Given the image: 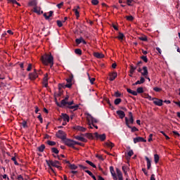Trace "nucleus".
Listing matches in <instances>:
<instances>
[{
  "instance_id": "1",
  "label": "nucleus",
  "mask_w": 180,
  "mask_h": 180,
  "mask_svg": "<svg viewBox=\"0 0 180 180\" xmlns=\"http://www.w3.org/2000/svg\"><path fill=\"white\" fill-rule=\"evenodd\" d=\"M41 61L44 65H49V64L51 68H53V65H54V57L51 56V53H45L41 56Z\"/></svg>"
},
{
  "instance_id": "2",
  "label": "nucleus",
  "mask_w": 180,
  "mask_h": 180,
  "mask_svg": "<svg viewBox=\"0 0 180 180\" xmlns=\"http://www.w3.org/2000/svg\"><path fill=\"white\" fill-rule=\"evenodd\" d=\"M47 165L49 167V169L53 173L56 174L54 169L51 167H55L58 169H63V167L60 166V162L58 160H46Z\"/></svg>"
},
{
  "instance_id": "3",
  "label": "nucleus",
  "mask_w": 180,
  "mask_h": 180,
  "mask_svg": "<svg viewBox=\"0 0 180 180\" xmlns=\"http://www.w3.org/2000/svg\"><path fill=\"white\" fill-rule=\"evenodd\" d=\"M56 137H58V139H60L61 140H63V141H64L67 139V135L65 134L64 131L59 130L56 134Z\"/></svg>"
},
{
  "instance_id": "4",
  "label": "nucleus",
  "mask_w": 180,
  "mask_h": 180,
  "mask_svg": "<svg viewBox=\"0 0 180 180\" xmlns=\"http://www.w3.org/2000/svg\"><path fill=\"white\" fill-rule=\"evenodd\" d=\"M63 141L65 146H68V147H72V148H75V146H74V140L66 138L65 140H64Z\"/></svg>"
},
{
  "instance_id": "5",
  "label": "nucleus",
  "mask_w": 180,
  "mask_h": 180,
  "mask_svg": "<svg viewBox=\"0 0 180 180\" xmlns=\"http://www.w3.org/2000/svg\"><path fill=\"white\" fill-rule=\"evenodd\" d=\"M125 124L127 126V127H129V129H131V131L132 133H134V131H139V129H137V127H132L131 126H130V124H129V119L127 117H125Z\"/></svg>"
},
{
  "instance_id": "6",
  "label": "nucleus",
  "mask_w": 180,
  "mask_h": 180,
  "mask_svg": "<svg viewBox=\"0 0 180 180\" xmlns=\"http://www.w3.org/2000/svg\"><path fill=\"white\" fill-rule=\"evenodd\" d=\"M94 136L96 139H99L101 141H105L106 140V134H99L98 132L94 133Z\"/></svg>"
},
{
  "instance_id": "7",
  "label": "nucleus",
  "mask_w": 180,
  "mask_h": 180,
  "mask_svg": "<svg viewBox=\"0 0 180 180\" xmlns=\"http://www.w3.org/2000/svg\"><path fill=\"white\" fill-rule=\"evenodd\" d=\"M147 140L144 139V138L141 136H138L134 139V144H137V143H146Z\"/></svg>"
},
{
  "instance_id": "8",
  "label": "nucleus",
  "mask_w": 180,
  "mask_h": 180,
  "mask_svg": "<svg viewBox=\"0 0 180 180\" xmlns=\"http://www.w3.org/2000/svg\"><path fill=\"white\" fill-rule=\"evenodd\" d=\"M64 120V122H70V116L68 115L62 113L60 115V118H59V120Z\"/></svg>"
},
{
  "instance_id": "9",
  "label": "nucleus",
  "mask_w": 180,
  "mask_h": 180,
  "mask_svg": "<svg viewBox=\"0 0 180 180\" xmlns=\"http://www.w3.org/2000/svg\"><path fill=\"white\" fill-rule=\"evenodd\" d=\"M153 103L157 106H162V100L158 99L157 98H153Z\"/></svg>"
},
{
  "instance_id": "10",
  "label": "nucleus",
  "mask_w": 180,
  "mask_h": 180,
  "mask_svg": "<svg viewBox=\"0 0 180 180\" xmlns=\"http://www.w3.org/2000/svg\"><path fill=\"white\" fill-rule=\"evenodd\" d=\"M37 77H39V75H37V72H33L29 74V79L31 81H34Z\"/></svg>"
},
{
  "instance_id": "11",
  "label": "nucleus",
  "mask_w": 180,
  "mask_h": 180,
  "mask_svg": "<svg viewBox=\"0 0 180 180\" xmlns=\"http://www.w3.org/2000/svg\"><path fill=\"white\" fill-rule=\"evenodd\" d=\"M146 82V79L143 77H141L140 80L136 81L132 85L133 86H136V85H141V84H144Z\"/></svg>"
},
{
  "instance_id": "12",
  "label": "nucleus",
  "mask_w": 180,
  "mask_h": 180,
  "mask_svg": "<svg viewBox=\"0 0 180 180\" xmlns=\"http://www.w3.org/2000/svg\"><path fill=\"white\" fill-rule=\"evenodd\" d=\"M110 172L114 180H117V176H116V173L115 172V169L113 166L110 167Z\"/></svg>"
},
{
  "instance_id": "13",
  "label": "nucleus",
  "mask_w": 180,
  "mask_h": 180,
  "mask_svg": "<svg viewBox=\"0 0 180 180\" xmlns=\"http://www.w3.org/2000/svg\"><path fill=\"white\" fill-rule=\"evenodd\" d=\"M109 77H110V81H115L116 78L117 77V72H113L109 73Z\"/></svg>"
},
{
  "instance_id": "14",
  "label": "nucleus",
  "mask_w": 180,
  "mask_h": 180,
  "mask_svg": "<svg viewBox=\"0 0 180 180\" xmlns=\"http://www.w3.org/2000/svg\"><path fill=\"white\" fill-rule=\"evenodd\" d=\"M55 101L57 106H58L59 108H65V101L64 100H62L60 103H58V101H57V98H56Z\"/></svg>"
},
{
  "instance_id": "15",
  "label": "nucleus",
  "mask_w": 180,
  "mask_h": 180,
  "mask_svg": "<svg viewBox=\"0 0 180 180\" xmlns=\"http://www.w3.org/2000/svg\"><path fill=\"white\" fill-rule=\"evenodd\" d=\"M143 72H141V75H143V77H145V78H147L148 75V70L147 69V66H143Z\"/></svg>"
},
{
  "instance_id": "16",
  "label": "nucleus",
  "mask_w": 180,
  "mask_h": 180,
  "mask_svg": "<svg viewBox=\"0 0 180 180\" xmlns=\"http://www.w3.org/2000/svg\"><path fill=\"white\" fill-rule=\"evenodd\" d=\"M117 175L118 176L119 180H123V174H122V171L119 169V168H116Z\"/></svg>"
},
{
  "instance_id": "17",
  "label": "nucleus",
  "mask_w": 180,
  "mask_h": 180,
  "mask_svg": "<svg viewBox=\"0 0 180 180\" xmlns=\"http://www.w3.org/2000/svg\"><path fill=\"white\" fill-rule=\"evenodd\" d=\"M116 113L120 119H124V116H126V114L122 110H117Z\"/></svg>"
},
{
  "instance_id": "18",
  "label": "nucleus",
  "mask_w": 180,
  "mask_h": 180,
  "mask_svg": "<svg viewBox=\"0 0 180 180\" xmlns=\"http://www.w3.org/2000/svg\"><path fill=\"white\" fill-rule=\"evenodd\" d=\"M89 117L87 119H89L90 123H91V124H94V123H98V122H99L97 119L92 117V115H89Z\"/></svg>"
},
{
  "instance_id": "19",
  "label": "nucleus",
  "mask_w": 180,
  "mask_h": 180,
  "mask_svg": "<svg viewBox=\"0 0 180 180\" xmlns=\"http://www.w3.org/2000/svg\"><path fill=\"white\" fill-rule=\"evenodd\" d=\"M48 13H49V15H47V13H46L44 14V16L46 20H49L50 18L53 16V13H54V12L53 11H51Z\"/></svg>"
},
{
  "instance_id": "20",
  "label": "nucleus",
  "mask_w": 180,
  "mask_h": 180,
  "mask_svg": "<svg viewBox=\"0 0 180 180\" xmlns=\"http://www.w3.org/2000/svg\"><path fill=\"white\" fill-rule=\"evenodd\" d=\"M29 6H37V0H30L28 3Z\"/></svg>"
},
{
  "instance_id": "21",
  "label": "nucleus",
  "mask_w": 180,
  "mask_h": 180,
  "mask_svg": "<svg viewBox=\"0 0 180 180\" xmlns=\"http://www.w3.org/2000/svg\"><path fill=\"white\" fill-rule=\"evenodd\" d=\"M75 130H77L78 131H82V132H85L86 131V128L84 127H81V126H77L75 127Z\"/></svg>"
},
{
  "instance_id": "22",
  "label": "nucleus",
  "mask_w": 180,
  "mask_h": 180,
  "mask_svg": "<svg viewBox=\"0 0 180 180\" xmlns=\"http://www.w3.org/2000/svg\"><path fill=\"white\" fill-rule=\"evenodd\" d=\"M75 139L76 140H79V141H82L83 143H86V139L82 136H75Z\"/></svg>"
},
{
  "instance_id": "23",
  "label": "nucleus",
  "mask_w": 180,
  "mask_h": 180,
  "mask_svg": "<svg viewBox=\"0 0 180 180\" xmlns=\"http://www.w3.org/2000/svg\"><path fill=\"white\" fill-rule=\"evenodd\" d=\"M145 160H146L147 162V169H150V168H151V160L147 156L145 157Z\"/></svg>"
},
{
  "instance_id": "24",
  "label": "nucleus",
  "mask_w": 180,
  "mask_h": 180,
  "mask_svg": "<svg viewBox=\"0 0 180 180\" xmlns=\"http://www.w3.org/2000/svg\"><path fill=\"white\" fill-rule=\"evenodd\" d=\"M94 57H96V58H103V57H105V56L99 52H96L94 53Z\"/></svg>"
},
{
  "instance_id": "25",
  "label": "nucleus",
  "mask_w": 180,
  "mask_h": 180,
  "mask_svg": "<svg viewBox=\"0 0 180 180\" xmlns=\"http://www.w3.org/2000/svg\"><path fill=\"white\" fill-rule=\"evenodd\" d=\"M105 146L108 147V148H113V147H115V144L110 141L105 142Z\"/></svg>"
},
{
  "instance_id": "26",
  "label": "nucleus",
  "mask_w": 180,
  "mask_h": 180,
  "mask_svg": "<svg viewBox=\"0 0 180 180\" xmlns=\"http://www.w3.org/2000/svg\"><path fill=\"white\" fill-rule=\"evenodd\" d=\"M129 120H128V123H131V124H133L134 123V119L133 118V114L131 112L129 113Z\"/></svg>"
},
{
  "instance_id": "27",
  "label": "nucleus",
  "mask_w": 180,
  "mask_h": 180,
  "mask_svg": "<svg viewBox=\"0 0 180 180\" xmlns=\"http://www.w3.org/2000/svg\"><path fill=\"white\" fill-rule=\"evenodd\" d=\"M47 77H49V75L46 74L44 78V84L45 88H47V86H49V83L47 82V81H49V79H47Z\"/></svg>"
},
{
  "instance_id": "28",
  "label": "nucleus",
  "mask_w": 180,
  "mask_h": 180,
  "mask_svg": "<svg viewBox=\"0 0 180 180\" xmlns=\"http://www.w3.org/2000/svg\"><path fill=\"white\" fill-rule=\"evenodd\" d=\"M136 70H137V66L134 67L132 64L130 65V74H134V71H136Z\"/></svg>"
},
{
  "instance_id": "29",
  "label": "nucleus",
  "mask_w": 180,
  "mask_h": 180,
  "mask_svg": "<svg viewBox=\"0 0 180 180\" xmlns=\"http://www.w3.org/2000/svg\"><path fill=\"white\" fill-rule=\"evenodd\" d=\"M127 91L128 94H131V95H134V96H137V91H133L130 89H127Z\"/></svg>"
},
{
  "instance_id": "30",
  "label": "nucleus",
  "mask_w": 180,
  "mask_h": 180,
  "mask_svg": "<svg viewBox=\"0 0 180 180\" xmlns=\"http://www.w3.org/2000/svg\"><path fill=\"white\" fill-rule=\"evenodd\" d=\"M79 107V106L78 105L66 106V108H68V109H74V110H77Z\"/></svg>"
},
{
  "instance_id": "31",
  "label": "nucleus",
  "mask_w": 180,
  "mask_h": 180,
  "mask_svg": "<svg viewBox=\"0 0 180 180\" xmlns=\"http://www.w3.org/2000/svg\"><path fill=\"white\" fill-rule=\"evenodd\" d=\"M154 160L155 164H158V162L160 161V156L158 154L154 155Z\"/></svg>"
},
{
  "instance_id": "32",
  "label": "nucleus",
  "mask_w": 180,
  "mask_h": 180,
  "mask_svg": "<svg viewBox=\"0 0 180 180\" xmlns=\"http://www.w3.org/2000/svg\"><path fill=\"white\" fill-rule=\"evenodd\" d=\"M44 148H46V146H44V144H42L41 146L38 147V150L39 151V153H43V151H44Z\"/></svg>"
},
{
  "instance_id": "33",
  "label": "nucleus",
  "mask_w": 180,
  "mask_h": 180,
  "mask_svg": "<svg viewBox=\"0 0 180 180\" xmlns=\"http://www.w3.org/2000/svg\"><path fill=\"white\" fill-rule=\"evenodd\" d=\"M75 54H77L78 56H82V50H81L79 49H76L75 50Z\"/></svg>"
},
{
  "instance_id": "34",
  "label": "nucleus",
  "mask_w": 180,
  "mask_h": 180,
  "mask_svg": "<svg viewBox=\"0 0 180 180\" xmlns=\"http://www.w3.org/2000/svg\"><path fill=\"white\" fill-rule=\"evenodd\" d=\"M117 39H119V40H123V39H124V34L122 32H119V35L117 37Z\"/></svg>"
},
{
  "instance_id": "35",
  "label": "nucleus",
  "mask_w": 180,
  "mask_h": 180,
  "mask_svg": "<svg viewBox=\"0 0 180 180\" xmlns=\"http://www.w3.org/2000/svg\"><path fill=\"white\" fill-rule=\"evenodd\" d=\"M86 164H89V165L92 167L93 168H96V165H95V164H94V162H92L89 160H86Z\"/></svg>"
},
{
  "instance_id": "36",
  "label": "nucleus",
  "mask_w": 180,
  "mask_h": 180,
  "mask_svg": "<svg viewBox=\"0 0 180 180\" xmlns=\"http://www.w3.org/2000/svg\"><path fill=\"white\" fill-rule=\"evenodd\" d=\"M69 168L70 169H78V166H77V165H75L74 164H70Z\"/></svg>"
},
{
  "instance_id": "37",
  "label": "nucleus",
  "mask_w": 180,
  "mask_h": 180,
  "mask_svg": "<svg viewBox=\"0 0 180 180\" xmlns=\"http://www.w3.org/2000/svg\"><path fill=\"white\" fill-rule=\"evenodd\" d=\"M51 152L53 153V154H58V153H60L57 148H51Z\"/></svg>"
},
{
  "instance_id": "38",
  "label": "nucleus",
  "mask_w": 180,
  "mask_h": 180,
  "mask_svg": "<svg viewBox=\"0 0 180 180\" xmlns=\"http://www.w3.org/2000/svg\"><path fill=\"white\" fill-rule=\"evenodd\" d=\"M46 144H48V146H56V142L53 141H47Z\"/></svg>"
},
{
  "instance_id": "39",
  "label": "nucleus",
  "mask_w": 180,
  "mask_h": 180,
  "mask_svg": "<svg viewBox=\"0 0 180 180\" xmlns=\"http://www.w3.org/2000/svg\"><path fill=\"white\" fill-rule=\"evenodd\" d=\"M136 92L137 94H143L144 92V89H143V87H139L136 89Z\"/></svg>"
},
{
  "instance_id": "40",
  "label": "nucleus",
  "mask_w": 180,
  "mask_h": 180,
  "mask_svg": "<svg viewBox=\"0 0 180 180\" xmlns=\"http://www.w3.org/2000/svg\"><path fill=\"white\" fill-rule=\"evenodd\" d=\"M87 124L89 126V129H94V126H92V123L91 122V120L87 119Z\"/></svg>"
},
{
  "instance_id": "41",
  "label": "nucleus",
  "mask_w": 180,
  "mask_h": 180,
  "mask_svg": "<svg viewBox=\"0 0 180 180\" xmlns=\"http://www.w3.org/2000/svg\"><path fill=\"white\" fill-rule=\"evenodd\" d=\"M87 75H88V77H89V79L91 82V84H94V82H95V78H94V77L91 78V76H89V73H87Z\"/></svg>"
},
{
  "instance_id": "42",
  "label": "nucleus",
  "mask_w": 180,
  "mask_h": 180,
  "mask_svg": "<svg viewBox=\"0 0 180 180\" xmlns=\"http://www.w3.org/2000/svg\"><path fill=\"white\" fill-rule=\"evenodd\" d=\"M75 41H76V44H77V45L81 44V43H82V37H81L79 39H76Z\"/></svg>"
},
{
  "instance_id": "43",
  "label": "nucleus",
  "mask_w": 180,
  "mask_h": 180,
  "mask_svg": "<svg viewBox=\"0 0 180 180\" xmlns=\"http://www.w3.org/2000/svg\"><path fill=\"white\" fill-rule=\"evenodd\" d=\"M126 19H127V20H129V22L134 20V18L132 15L126 16Z\"/></svg>"
},
{
  "instance_id": "44",
  "label": "nucleus",
  "mask_w": 180,
  "mask_h": 180,
  "mask_svg": "<svg viewBox=\"0 0 180 180\" xmlns=\"http://www.w3.org/2000/svg\"><path fill=\"white\" fill-rule=\"evenodd\" d=\"M122 102V98H116L114 101L115 105H119Z\"/></svg>"
},
{
  "instance_id": "45",
  "label": "nucleus",
  "mask_w": 180,
  "mask_h": 180,
  "mask_svg": "<svg viewBox=\"0 0 180 180\" xmlns=\"http://www.w3.org/2000/svg\"><path fill=\"white\" fill-rule=\"evenodd\" d=\"M134 2V0H127V4L128 6H132L133 3Z\"/></svg>"
},
{
  "instance_id": "46",
  "label": "nucleus",
  "mask_w": 180,
  "mask_h": 180,
  "mask_svg": "<svg viewBox=\"0 0 180 180\" xmlns=\"http://www.w3.org/2000/svg\"><path fill=\"white\" fill-rule=\"evenodd\" d=\"M73 11H75L77 18L78 19L79 18V11H78V8H75Z\"/></svg>"
},
{
  "instance_id": "47",
  "label": "nucleus",
  "mask_w": 180,
  "mask_h": 180,
  "mask_svg": "<svg viewBox=\"0 0 180 180\" xmlns=\"http://www.w3.org/2000/svg\"><path fill=\"white\" fill-rule=\"evenodd\" d=\"M141 59L143 60V61H144V63L148 62V58H147V56H141Z\"/></svg>"
},
{
  "instance_id": "48",
  "label": "nucleus",
  "mask_w": 180,
  "mask_h": 180,
  "mask_svg": "<svg viewBox=\"0 0 180 180\" xmlns=\"http://www.w3.org/2000/svg\"><path fill=\"white\" fill-rule=\"evenodd\" d=\"M85 136L87 137V139H94V136L92 135V134L86 133L85 134Z\"/></svg>"
},
{
  "instance_id": "49",
  "label": "nucleus",
  "mask_w": 180,
  "mask_h": 180,
  "mask_svg": "<svg viewBox=\"0 0 180 180\" xmlns=\"http://www.w3.org/2000/svg\"><path fill=\"white\" fill-rule=\"evenodd\" d=\"M37 8V6H35V7H34L33 12H34V13H38V15H40V10H38Z\"/></svg>"
},
{
  "instance_id": "50",
  "label": "nucleus",
  "mask_w": 180,
  "mask_h": 180,
  "mask_svg": "<svg viewBox=\"0 0 180 180\" xmlns=\"http://www.w3.org/2000/svg\"><path fill=\"white\" fill-rule=\"evenodd\" d=\"M21 124L24 129H26V127H27V122L25 120L21 122Z\"/></svg>"
},
{
  "instance_id": "51",
  "label": "nucleus",
  "mask_w": 180,
  "mask_h": 180,
  "mask_svg": "<svg viewBox=\"0 0 180 180\" xmlns=\"http://www.w3.org/2000/svg\"><path fill=\"white\" fill-rule=\"evenodd\" d=\"M153 91H155V92H161V91H162V89L160 87H154Z\"/></svg>"
},
{
  "instance_id": "52",
  "label": "nucleus",
  "mask_w": 180,
  "mask_h": 180,
  "mask_svg": "<svg viewBox=\"0 0 180 180\" xmlns=\"http://www.w3.org/2000/svg\"><path fill=\"white\" fill-rule=\"evenodd\" d=\"M72 76H70L69 79H67L66 81L68 82V84H72Z\"/></svg>"
},
{
  "instance_id": "53",
  "label": "nucleus",
  "mask_w": 180,
  "mask_h": 180,
  "mask_svg": "<svg viewBox=\"0 0 180 180\" xmlns=\"http://www.w3.org/2000/svg\"><path fill=\"white\" fill-rule=\"evenodd\" d=\"M56 22L58 27H63V22L61 20H57Z\"/></svg>"
},
{
  "instance_id": "54",
  "label": "nucleus",
  "mask_w": 180,
  "mask_h": 180,
  "mask_svg": "<svg viewBox=\"0 0 180 180\" xmlns=\"http://www.w3.org/2000/svg\"><path fill=\"white\" fill-rule=\"evenodd\" d=\"M160 133L162 134H163V136H165L166 140H169V136H168L167 134H165V132H164L163 131H160Z\"/></svg>"
},
{
  "instance_id": "55",
  "label": "nucleus",
  "mask_w": 180,
  "mask_h": 180,
  "mask_svg": "<svg viewBox=\"0 0 180 180\" xmlns=\"http://www.w3.org/2000/svg\"><path fill=\"white\" fill-rule=\"evenodd\" d=\"M115 96L116 98H120V97L122 96V94H120L119 91H116V92L115 93Z\"/></svg>"
},
{
  "instance_id": "56",
  "label": "nucleus",
  "mask_w": 180,
  "mask_h": 180,
  "mask_svg": "<svg viewBox=\"0 0 180 180\" xmlns=\"http://www.w3.org/2000/svg\"><path fill=\"white\" fill-rule=\"evenodd\" d=\"M11 160H12V161L14 162L15 165H19V163L18 162V161H16V158L13 157V158H11Z\"/></svg>"
},
{
  "instance_id": "57",
  "label": "nucleus",
  "mask_w": 180,
  "mask_h": 180,
  "mask_svg": "<svg viewBox=\"0 0 180 180\" xmlns=\"http://www.w3.org/2000/svg\"><path fill=\"white\" fill-rule=\"evenodd\" d=\"M37 119H39L40 123H43V117H41V114L37 116Z\"/></svg>"
},
{
  "instance_id": "58",
  "label": "nucleus",
  "mask_w": 180,
  "mask_h": 180,
  "mask_svg": "<svg viewBox=\"0 0 180 180\" xmlns=\"http://www.w3.org/2000/svg\"><path fill=\"white\" fill-rule=\"evenodd\" d=\"M92 5H98L99 4V1L98 0H91Z\"/></svg>"
},
{
  "instance_id": "59",
  "label": "nucleus",
  "mask_w": 180,
  "mask_h": 180,
  "mask_svg": "<svg viewBox=\"0 0 180 180\" xmlns=\"http://www.w3.org/2000/svg\"><path fill=\"white\" fill-rule=\"evenodd\" d=\"M139 40H141L142 41H147V37H139Z\"/></svg>"
},
{
  "instance_id": "60",
  "label": "nucleus",
  "mask_w": 180,
  "mask_h": 180,
  "mask_svg": "<svg viewBox=\"0 0 180 180\" xmlns=\"http://www.w3.org/2000/svg\"><path fill=\"white\" fill-rule=\"evenodd\" d=\"M96 158H98L99 160H101V161H103L105 160L102 155H96Z\"/></svg>"
},
{
  "instance_id": "61",
  "label": "nucleus",
  "mask_w": 180,
  "mask_h": 180,
  "mask_svg": "<svg viewBox=\"0 0 180 180\" xmlns=\"http://www.w3.org/2000/svg\"><path fill=\"white\" fill-rule=\"evenodd\" d=\"M173 134L174 136H175L176 137H179L180 134L178 133V131H173Z\"/></svg>"
},
{
  "instance_id": "62",
  "label": "nucleus",
  "mask_w": 180,
  "mask_h": 180,
  "mask_svg": "<svg viewBox=\"0 0 180 180\" xmlns=\"http://www.w3.org/2000/svg\"><path fill=\"white\" fill-rule=\"evenodd\" d=\"M32 65L31 64V63H30L29 65H28V67H27V71H32Z\"/></svg>"
},
{
  "instance_id": "63",
  "label": "nucleus",
  "mask_w": 180,
  "mask_h": 180,
  "mask_svg": "<svg viewBox=\"0 0 180 180\" xmlns=\"http://www.w3.org/2000/svg\"><path fill=\"white\" fill-rule=\"evenodd\" d=\"M133 154H134V153L133 152V150H130L129 152H128V155L129 157H131V155H133Z\"/></svg>"
},
{
  "instance_id": "64",
  "label": "nucleus",
  "mask_w": 180,
  "mask_h": 180,
  "mask_svg": "<svg viewBox=\"0 0 180 180\" xmlns=\"http://www.w3.org/2000/svg\"><path fill=\"white\" fill-rule=\"evenodd\" d=\"M17 179L18 180H24L23 176L20 174L18 176Z\"/></svg>"
}]
</instances>
